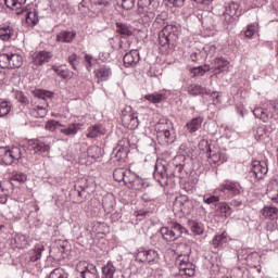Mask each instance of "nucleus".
<instances>
[{"mask_svg":"<svg viewBox=\"0 0 278 278\" xmlns=\"http://www.w3.org/2000/svg\"><path fill=\"white\" fill-rule=\"evenodd\" d=\"M35 99V105L30 109L29 114L34 116V118H45L47 116V108H49V103L47 99H51V93L47 91H37Z\"/></svg>","mask_w":278,"mask_h":278,"instance_id":"1","label":"nucleus"},{"mask_svg":"<svg viewBox=\"0 0 278 278\" xmlns=\"http://www.w3.org/2000/svg\"><path fill=\"white\" fill-rule=\"evenodd\" d=\"M84 127L80 123H73L68 126H64L58 121L51 119L46 123L47 131H60L64 136H75Z\"/></svg>","mask_w":278,"mask_h":278,"instance_id":"2","label":"nucleus"},{"mask_svg":"<svg viewBox=\"0 0 278 278\" xmlns=\"http://www.w3.org/2000/svg\"><path fill=\"white\" fill-rule=\"evenodd\" d=\"M138 12L140 14L142 23L149 25L153 23L155 18V5L151 0H139L138 1Z\"/></svg>","mask_w":278,"mask_h":278,"instance_id":"3","label":"nucleus"},{"mask_svg":"<svg viewBox=\"0 0 278 278\" xmlns=\"http://www.w3.org/2000/svg\"><path fill=\"white\" fill-rule=\"evenodd\" d=\"M177 36H179V27L173 24L166 25L159 33V45L161 47H167V45L177 40Z\"/></svg>","mask_w":278,"mask_h":278,"instance_id":"4","label":"nucleus"},{"mask_svg":"<svg viewBox=\"0 0 278 278\" xmlns=\"http://www.w3.org/2000/svg\"><path fill=\"white\" fill-rule=\"evenodd\" d=\"M184 233H188V230L184 228L179 223H173L170 228L162 227L161 228V236L167 242H175L178 238H181Z\"/></svg>","mask_w":278,"mask_h":278,"instance_id":"5","label":"nucleus"},{"mask_svg":"<svg viewBox=\"0 0 278 278\" xmlns=\"http://www.w3.org/2000/svg\"><path fill=\"white\" fill-rule=\"evenodd\" d=\"M155 131L159 138H163L165 142H175V132L173 129V122L168 119H161L155 125Z\"/></svg>","mask_w":278,"mask_h":278,"instance_id":"6","label":"nucleus"},{"mask_svg":"<svg viewBox=\"0 0 278 278\" xmlns=\"http://www.w3.org/2000/svg\"><path fill=\"white\" fill-rule=\"evenodd\" d=\"M21 66H23V56H21V54H0V68H21Z\"/></svg>","mask_w":278,"mask_h":278,"instance_id":"7","label":"nucleus"},{"mask_svg":"<svg viewBox=\"0 0 278 278\" xmlns=\"http://www.w3.org/2000/svg\"><path fill=\"white\" fill-rule=\"evenodd\" d=\"M122 123L126 129H138V125H140L138 113L131 112V106H127L122 112Z\"/></svg>","mask_w":278,"mask_h":278,"instance_id":"8","label":"nucleus"},{"mask_svg":"<svg viewBox=\"0 0 278 278\" xmlns=\"http://www.w3.org/2000/svg\"><path fill=\"white\" fill-rule=\"evenodd\" d=\"M176 264L179 266L180 277H194V265L190 263V258L188 256H178Z\"/></svg>","mask_w":278,"mask_h":278,"instance_id":"9","label":"nucleus"},{"mask_svg":"<svg viewBox=\"0 0 278 278\" xmlns=\"http://www.w3.org/2000/svg\"><path fill=\"white\" fill-rule=\"evenodd\" d=\"M174 210L175 212H181V214H191L194 210V202L186 195H180L174 202Z\"/></svg>","mask_w":278,"mask_h":278,"instance_id":"10","label":"nucleus"},{"mask_svg":"<svg viewBox=\"0 0 278 278\" xmlns=\"http://www.w3.org/2000/svg\"><path fill=\"white\" fill-rule=\"evenodd\" d=\"M215 192H223L226 197H238L240 194V185L237 182H225L215 189Z\"/></svg>","mask_w":278,"mask_h":278,"instance_id":"11","label":"nucleus"},{"mask_svg":"<svg viewBox=\"0 0 278 278\" xmlns=\"http://www.w3.org/2000/svg\"><path fill=\"white\" fill-rule=\"evenodd\" d=\"M154 179L164 186V184H168V172L166 169V165L162 162H156L154 167Z\"/></svg>","mask_w":278,"mask_h":278,"instance_id":"12","label":"nucleus"},{"mask_svg":"<svg viewBox=\"0 0 278 278\" xmlns=\"http://www.w3.org/2000/svg\"><path fill=\"white\" fill-rule=\"evenodd\" d=\"M268 173V163L261 162V161H253L252 162V175L256 179H264Z\"/></svg>","mask_w":278,"mask_h":278,"instance_id":"13","label":"nucleus"},{"mask_svg":"<svg viewBox=\"0 0 278 278\" xmlns=\"http://www.w3.org/2000/svg\"><path fill=\"white\" fill-rule=\"evenodd\" d=\"M137 262H157L160 260V254L155 250H143L139 251L136 256Z\"/></svg>","mask_w":278,"mask_h":278,"instance_id":"14","label":"nucleus"},{"mask_svg":"<svg viewBox=\"0 0 278 278\" xmlns=\"http://www.w3.org/2000/svg\"><path fill=\"white\" fill-rule=\"evenodd\" d=\"M140 62V53L138 50H130L124 55V64L126 67L136 66Z\"/></svg>","mask_w":278,"mask_h":278,"instance_id":"15","label":"nucleus"},{"mask_svg":"<svg viewBox=\"0 0 278 278\" xmlns=\"http://www.w3.org/2000/svg\"><path fill=\"white\" fill-rule=\"evenodd\" d=\"M129 176H131V172L127 170L125 168H117L113 173V177L115 181H124V184H129L131 180L129 179Z\"/></svg>","mask_w":278,"mask_h":278,"instance_id":"16","label":"nucleus"},{"mask_svg":"<svg viewBox=\"0 0 278 278\" xmlns=\"http://www.w3.org/2000/svg\"><path fill=\"white\" fill-rule=\"evenodd\" d=\"M51 58V52L39 51L34 55L33 62L36 64V66H42V64H47Z\"/></svg>","mask_w":278,"mask_h":278,"instance_id":"17","label":"nucleus"},{"mask_svg":"<svg viewBox=\"0 0 278 278\" xmlns=\"http://www.w3.org/2000/svg\"><path fill=\"white\" fill-rule=\"evenodd\" d=\"M79 266H85V270L81 271L83 278H98L99 274L97 273V267L92 264L83 262Z\"/></svg>","mask_w":278,"mask_h":278,"instance_id":"18","label":"nucleus"},{"mask_svg":"<svg viewBox=\"0 0 278 278\" xmlns=\"http://www.w3.org/2000/svg\"><path fill=\"white\" fill-rule=\"evenodd\" d=\"M187 92L192 94V97H197L199 94H211L210 89L197 84L189 85Z\"/></svg>","mask_w":278,"mask_h":278,"instance_id":"19","label":"nucleus"},{"mask_svg":"<svg viewBox=\"0 0 278 278\" xmlns=\"http://www.w3.org/2000/svg\"><path fill=\"white\" fill-rule=\"evenodd\" d=\"M29 149L33 150L35 153H48L50 147L49 144L40 140H34L30 141Z\"/></svg>","mask_w":278,"mask_h":278,"instance_id":"20","label":"nucleus"},{"mask_svg":"<svg viewBox=\"0 0 278 278\" xmlns=\"http://www.w3.org/2000/svg\"><path fill=\"white\" fill-rule=\"evenodd\" d=\"M96 77L100 79V81H108V79L112 77V68L108 65L100 66L96 70Z\"/></svg>","mask_w":278,"mask_h":278,"instance_id":"21","label":"nucleus"},{"mask_svg":"<svg viewBox=\"0 0 278 278\" xmlns=\"http://www.w3.org/2000/svg\"><path fill=\"white\" fill-rule=\"evenodd\" d=\"M215 75H220L224 71H229V61L223 58H216L214 60Z\"/></svg>","mask_w":278,"mask_h":278,"instance_id":"22","label":"nucleus"},{"mask_svg":"<svg viewBox=\"0 0 278 278\" xmlns=\"http://www.w3.org/2000/svg\"><path fill=\"white\" fill-rule=\"evenodd\" d=\"M201 125H203V118L194 117L186 124V128L189 131V134H197V131L201 129Z\"/></svg>","mask_w":278,"mask_h":278,"instance_id":"23","label":"nucleus"},{"mask_svg":"<svg viewBox=\"0 0 278 278\" xmlns=\"http://www.w3.org/2000/svg\"><path fill=\"white\" fill-rule=\"evenodd\" d=\"M216 214L224 218H229V216H231V206H229V204H227L226 202H219L216 205Z\"/></svg>","mask_w":278,"mask_h":278,"instance_id":"24","label":"nucleus"},{"mask_svg":"<svg viewBox=\"0 0 278 278\" xmlns=\"http://www.w3.org/2000/svg\"><path fill=\"white\" fill-rule=\"evenodd\" d=\"M261 214L265 218H270V220H277L278 218V208L275 206H265L262 211Z\"/></svg>","mask_w":278,"mask_h":278,"instance_id":"25","label":"nucleus"},{"mask_svg":"<svg viewBox=\"0 0 278 278\" xmlns=\"http://www.w3.org/2000/svg\"><path fill=\"white\" fill-rule=\"evenodd\" d=\"M116 31L117 34H121V36H131L134 34V28L127 24L117 22Z\"/></svg>","mask_w":278,"mask_h":278,"instance_id":"26","label":"nucleus"},{"mask_svg":"<svg viewBox=\"0 0 278 278\" xmlns=\"http://www.w3.org/2000/svg\"><path fill=\"white\" fill-rule=\"evenodd\" d=\"M75 36V31H61L56 35V42H73Z\"/></svg>","mask_w":278,"mask_h":278,"instance_id":"27","label":"nucleus"},{"mask_svg":"<svg viewBox=\"0 0 278 278\" xmlns=\"http://www.w3.org/2000/svg\"><path fill=\"white\" fill-rule=\"evenodd\" d=\"M26 23L29 27H34V25L38 24V12L36 9L27 11L25 14Z\"/></svg>","mask_w":278,"mask_h":278,"instance_id":"28","label":"nucleus"},{"mask_svg":"<svg viewBox=\"0 0 278 278\" xmlns=\"http://www.w3.org/2000/svg\"><path fill=\"white\" fill-rule=\"evenodd\" d=\"M188 225H189L192 233H194V236H203V231H205L203 228V224H201L197 220L190 219L188 222Z\"/></svg>","mask_w":278,"mask_h":278,"instance_id":"29","label":"nucleus"},{"mask_svg":"<svg viewBox=\"0 0 278 278\" xmlns=\"http://www.w3.org/2000/svg\"><path fill=\"white\" fill-rule=\"evenodd\" d=\"M0 160L3 162V164H5L7 166H9L12 163V156L10 153V149L5 148V147H0Z\"/></svg>","mask_w":278,"mask_h":278,"instance_id":"30","label":"nucleus"},{"mask_svg":"<svg viewBox=\"0 0 278 278\" xmlns=\"http://www.w3.org/2000/svg\"><path fill=\"white\" fill-rule=\"evenodd\" d=\"M4 3L10 10H21L27 0H4Z\"/></svg>","mask_w":278,"mask_h":278,"instance_id":"31","label":"nucleus"},{"mask_svg":"<svg viewBox=\"0 0 278 278\" xmlns=\"http://www.w3.org/2000/svg\"><path fill=\"white\" fill-rule=\"evenodd\" d=\"M103 134H105V129L96 125L88 129L87 138H98V136H103Z\"/></svg>","mask_w":278,"mask_h":278,"instance_id":"32","label":"nucleus"},{"mask_svg":"<svg viewBox=\"0 0 278 278\" xmlns=\"http://www.w3.org/2000/svg\"><path fill=\"white\" fill-rule=\"evenodd\" d=\"M116 273V267L112 263H108L104 267H102V278H114V274Z\"/></svg>","mask_w":278,"mask_h":278,"instance_id":"33","label":"nucleus"},{"mask_svg":"<svg viewBox=\"0 0 278 278\" xmlns=\"http://www.w3.org/2000/svg\"><path fill=\"white\" fill-rule=\"evenodd\" d=\"M14 36V30L10 26H3L0 28V39L8 41Z\"/></svg>","mask_w":278,"mask_h":278,"instance_id":"34","label":"nucleus"},{"mask_svg":"<svg viewBox=\"0 0 278 278\" xmlns=\"http://www.w3.org/2000/svg\"><path fill=\"white\" fill-rule=\"evenodd\" d=\"M144 99L147 101H150V103H162L164 99H166V94L164 93H151V94H146Z\"/></svg>","mask_w":278,"mask_h":278,"instance_id":"35","label":"nucleus"},{"mask_svg":"<svg viewBox=\"0 0 278 278\" xmlns=\"http://www.w3.org/2000/svg\"><path fill=\"white\" fill-rule=\"evenodd\" d=\"M233 23H236V17L233 15H230L229 13L224 12L222 16L223 27H225V29H229V27H231Z\"/></svg>","mask_w":278,"mask_h":278,"instance_id":"36","label":"nucleus"},{"mask_svg":"<svg viewBox=\"0 0 278 278\" xmlns=\"http://www.w3.org/2000/svg\"><path fill=\"white\" fill-rule=\"evenodd\" d=\"M213 247L218 248L223 247V244H227V232H223L222 235H217L213 238Z\"/></svg>","mask_w":278,"mask_h":278,"instance_id":"37","label":"nucleus"},{"mask_svg":"<svg viewBox=\"0 0 278 278\" xmlns=\"http://www.w3.org/2000/svg\"><path fill=\"white\" fill-rule=\"evenodd\" d=\"M255 118H260L263 123H268V113L263 108H256L253 110Z\"/></svg>","mask_w":278,"mask_h":278,"instance_id":"38","label":"nucleus"},{"mask_svg":"<svg viewBox=\"0 0 278 278\" xmlns=\"http://www.w3.org/2000/svg\"><path fill=\"white\" fill-rule=\"evenodd\" d=\"M254 138L256 140H264L268 138V130L266 129V126H258L254 132Z\"/></svg>","mask_w":278,"mask_h":278,"instance_id":"39","label":"nucleus"},{"mask_svg":"<svg viewBox=\"0 0 278 278\" xmlns=\"http://www.w3.org/2000/svg\"><path fill=\"white\" fill-rule=\"evenodd\" d=\"M11 111L12 105H10V102L0 101V118H3V116H8V114H10Z\"/></svg>","mask_w":278,"mask_h":278,"instance_id":"40","label":"nucleus"},{"mask_svg":"<svg viewBox=\"0 0 278 278\" xmlns=\"http://www.w3.org/2000/svg\"><path fill=\"white\" fill-rule=\"evenodd\" d=\"M207 72H210V66L208 65L193 67L191 70V73L193 74V77H203Z\"/></svg>","mask_w":278,"mask_h":278,"instance_id":"41","label":"nucleus"},{"mask_svg":"<svg viewBox=\"0 0 278 278\" xmlns=\"http://www.w3.org/2000/svg\"><path fill=\"white\" fill-rule=\"evenodd\" d=\"M238 10H240V4L236 3V2H230L227 7H226V14H230V16H237L238 15Z\"/></svg>","mask_w":278,"mask_h":278,"instance_id":"42","label":"nucleus"},{"mask_svg":"<svg viewBox=\"0 0 278 278\" xmlns=\"http://www.w3.org/2000/svg\"><path fill=\"white\" fill-rule=\"evenodd\" d=\"M102 205L106 212H112V210H114V198L113 197L103 198Z\"/></svg>","mask_w":278,"mask_h":278,"instance_id":"43","label":"nucleus"},{"mask_svg":"<svg viewBox=\"0 0 278 278\" xmlns=\"http://www.w3.org/2000/svg\"><path fill=\"white\" fill-rule=\"evenodd\" d=\"M42 251H45V245H37L34 250V255L30 256V262H38L42 257Z\"/></svg>","mask_w":278,"mask_h":278,"instance_id":"44","label":"nucleus"},{"mask_svg":"<svg viewBox=\"0 0 278 278\" xmlns=\"http://www.w3.org/2000/svg\"><path fill=\"white\" fill-rule=\"evenodd\" d=\"M14 241L18 249L27 247V238L23 235L15 236Z\"/></svg>","mask_w":278,"mask_h":278,"instance_id":"45","label":"nucleus"},{"mask_svg":"<svg viewBox=\"0 0 278 278\" xmlns=\"http://www.w3.org/2000/svg\"><path fill=\"white\" fill-rule=\"evenodd\" d=\"M10 153H11V157H12V163H14V161H18V159L21 157V148L18 147H13L11 149H9Z\"/></svg>","mask_w":278,"mask_h":278,"instance_id":"46","label":"nucleus"},{"mask_svg":"<svg viewBox=\"0 0 278 278\" xmlns=\"http://www.w3.org/2000/svg\"><path fill=\"white\" fill-rule=\"evenodd\" d=\"M12 181H17L18 184H25V181H27V175L23 173L13 174Z\"/></svg>","mask_w":278,"mask_h":278,"instance_id":"47","label":"nucleus"},{"mask_svg":"<svg viewBox=\"0 0 278 278\" xmlns=\"http://www.w3.org/2000/svg\"><path fill=\"white\" fill-rule=\"evenodd\" d=\"M255 31H257V26L255 24L249 25L244 33L245 38H253V36H255Z\"/></svg>","mask_w":278,"mask_h":278,"instance_id":"48","label":"nucleus"},{"mask_svg":"<svg viewBox=\"0 0 278 278\" xmlns=\"http://www.w3.org/2000/svg\"><path fill=\"white\" fill-rule=\"evenodd\" d=\"M218 201H220V198L218 195H210L208 198H203V202L206 203V205L218 203Z\"/></svg>","mask_w":278,"mask_h":278,"instance_id":"49","label":"nucleus"},{"mask_svg":"<svg viewBox=\"0 0 278 278\" xmlns=\"http://www.w3.org/2000/svg\"><path fill=\"white\" fill-rule=\"evenodd\" d=\"M267 197L273 201V203L278 204V190H270L267 191Z\"/></svg>","mask_w":278,"mask_h":278,"instance_id":"50","label":"nucleus"},{"mask_svg":"<svg viewBox=\"0 0 278 278\" xmlns=\"http://www.w3.org/2000/svg\"><path fill=\"white\" fill-rule=\"evenodd\" d=\"M167 5H172L173 8H182L186 0H165Z\"/></svg>","mask_w":278,"mask_h":278,"instance_id":"51","label":"nucleus"},{"mask_svg":"<svg viewBox=\"0 0 278 278\" xmlns=\"http://www.w3.org/2000/svg\"><path fill=\"white\" fill-rule=\"evenodd\" d=\"M0 203L2 204L8 203V192L3 190V187H1V182H0Z\"/></svg>","mask_w":278,"mask_h":278,"instance_id":"52","label":"nucleus"},{"mask_svg":"<svg viewBox=\"0 0 278 278\" xmlns=\"http://www.w3.org/2000/svg\"><path fill=\"white\" fill-rule=\"evenodd\" d=\"M207 155L214 164H218V162H220V154H216V153L212 154V150H208Z\"/></svg>","mask_w":278,"mask_h":278,"instance_id":"53","label":"nucleus"},{"mask_svg":"<svg viewBox=\"0 0 278 278\" xmlns=\"http://www.w3.org/2000/svg\"><path fill=\"white\" fill-rule=\"evenodd\" d=\"M68 62L72 65V68H74V71H77V55L75 53L68 56Z\"/></svg>","mask_w":278,"mask_h":278,"instance_id":"54","label":"nucleus"},{"mask_svg":"<svg viewBox=\"0 0 278 278\" xmlns=\"http://www.w3.org/2000/svg\"><path fill=\"white\" fill-rule=\"evenodd\" d=\"M122 8L124 10H131L134 8V0H122Z\"/></svg>","mask_w":278,"mask_h":278,"instance_id":"55","label":"nucleus"},{"mask_svg":"<svg viewBox=\"0 0 278 278\" xmlns=\"http://www.w3.org/2000/svg\"><path fill=\"white\" fill-rule=\"evenodd\" d=\"M16 97H17L20 103H24L25 105L29 104V99H27V97H25V94H23V92H17Z\"/></svg>","mask_w":278,"mask_h":278,"instance_id":"56","label":"nucleus"},{"mask_svg":"<svg viewBox=\"0 0 278 278\" xmlns=\"http://www.w3.org/2000/svg\"><path fill=\"white\" fill-rule=\"evenodd\" d=\"M264 0H253L252 8H262L264 5Z\"/></svg>","mask_w":278,"mask_h":278,"instance_id":"57","label":"nucleus"},{"mask_svg":"<svg viewBox=\"0 0 278 278\" xmlns=\"http://www.w3.org/2000/svg\"><path fill=\"white\" fill-rule=\"evenodd\" d=\"M207 51V55L214 56L216 54V46H211L208 47Z\"/></svg>","mask_w":278,"mask_h":278,"instance_id":"58","label":"nucleus"},{"mask_svg":"<svg viewBox=\"0 0 278 278\" xmlns=\"http://www.w3.org/2000/svg\"><path fill=\"white\" fill-rule=\"evenodd\" d=\"M92 54H85V62L88 63V66L91 67L92 66Z\"/></svg>","mask_w":278,"mask_h":278,"instance_id":"59","label":"nucleus"},{"mask_svg":"<svg viewBox=\"0 0 278 278\" xmlns=\"http://www.w3.org/2000/svg\"><path fill=\"white\" fill-rule=\"evenodd\" d=\"M112 0H93V3H98V5H109Z\"/></svg>","mask_w":278,"mask_h":278,"instance_id":"60","label":"nucleus"},{"mask_svg":"<svg viewBox=\"0 0 278 278\" xmlns=\"http://www.w3.org/2000/svg\"><path fill=\"white\" fill-rule=\"evenodd\" d=\"M211 97L213 98V103H216V101H218V98L220 97V94H218L217 91H213L211 93Z\"/></svg>","mask_w":278,"mask_h":278,"instance_id":"61","label":"nucleus"},{"mask_svg":"<svg viewBox=\"0 0 278 278\" xmlns=\"http://www.w3.org/2000/svg\"><path fill=\"white\" fill-rule=\"evenodd\" d=\"M160 23H164V20L160 16L156 17L154 25H160Z\"/></svg>","mask_w":278,"mask_h":278,"instance_id":"62","label":"nucleus"},{"mask_svg":"<svg viewBox=\"0 0 278 278\" xmlns=\"http://www.w3.org/2000/svg\"><path fill=\"white\" fill-rule=\"evenodd\" d=\"M137 216H147V212L146 211H138Z\"/></svg>","mask_w":278,"mask_h":278,"instance_id":"63","label":"nucleus"},{"mask_svg":"<svg viewBox=\"0 0 278 278\" xmlns=\"http://www.w3.org/2000/svg\"><path fill=\"white\" fill-rule=\"evenodd\" d=\"M186 192H192V189L194 188L193 186H188V187H184Z\"/></svg>","mask_w":278,"mask_h":278,"instance_id":"64","label":"nucleus"}]
</instances>
